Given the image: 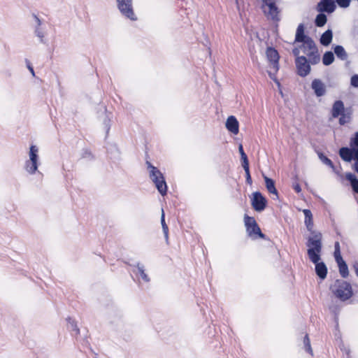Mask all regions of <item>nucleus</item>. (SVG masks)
I'll return each instance as SVG.
<instances>
[{
  "mask_svg": "<svg viewBox=\"0 0 358 358\" xmlns=\"http://www.w3.org/2000/svg\"><path fill=\"white\" fill-rule=\"evenodd\" d=\"M322 234L319 231H312L308 238L306 246L308 247L307 254L312 262H317L321 259L322 248Z\"/></svg>",
  "mask_w": 358,
  "mask_h": 358,
  "instance_id": "f257e3e1",
  "label": "nucleus"
},
{
  "mask_svg": "<svg viewBox=\"0 0 358 358\" xmlns=\"http://www.w3.org/2000/svg\"><path fill=\"white\" fill-rule=\"evenodd\" d=\"M39 148L36 145H31L28 152V159L24 162V169L29 175L38 173V166L41 165Z\"/></svg>",
  "mask_w": 358,
  "mask_h": 358,
  "instance_id": "f03ea898",
  "label": "nucleus"
},
{
  "mask_svg": "<svg viewBox=\"0 0 358 358\" xmlns=\"http://www.w3.org/2000/svg\"><path fill=\"white\" fill-rule=\"evenodd\" d=\"M146 165L149 173V178L155 184L160 194L164 196L167 192V185L164 175L159 169L153 166L150 162L147 161Z\"/></svg>",
  "mask_w": 358,
  "mask_h": 358,
  "instance_id": "7ed1b4c3",
  "label": "nucleus"
},
{
  "mask_svg": "<svg viewBox=\"0 0 358 358\" xmlns=\"http://www.w3.org/2000/svg\"><path fill=\"white\" fill-rule=\"evenodd\" d=\"M334 294L341 301H345L352 296L351 285L343 280H336L331 286Z\"/></svg>",
  "mask_w": 358,
  "mask_h": 358,
  "instance_id": "20e7f679",
  "label": "nucleus"
},
{
  "mask_svg": "<svg viewBox=\"0 0 358 358\" xmlns=\"http://www.w3.org/2000/svg\"><path fill=\"white\" fill-rule=\"evenodd\" d=\"M117 8L122 16L130 21L138 20V17L134 10L133 0H116Z\"/></svg>",
  "mask_w": 358,
  "mask_h": 358,
  "instance_id": "39448f33",
  "label": "nucleus"
},
{
  "mask_svg": "<svg viewBox=\"0 0 358 358\" xmlns=\"http://www.w3.org/2000/svg\"><path fill=\"white\" fill-rule=\"evenodd\" d=\"M267 59L269 62V69L267 71L269 77L275 80V74L279 69V55L273 48H268L266 51Z\"/></svg>",
  "mask_w": 358,
  "mask_h": 358,
  "instance_id": "423d86ee",
  "label": "nucleus"
},
{
  "mask_svg": "<svg viewBox=\"0 0 358 358\" xmlns=\"http://www.w3.org/2000/svg\"><path fill=\"white\" fill-rule=\"evenodd\" d=\"M244 223L249 236L253 238H255L257 236L262 238H264V234L262 233L254 217L245 215Z\"/></svg>",
  "mask_w": 358,
  "mask_h": 358,
  "instance_id": "0eeeda50",
  "label": "nucleus"
},
{
  "mask_svg": "<svg viewBox=\"0 0 358 358\" xmlns=\"http://www.w3.org/2000/svg\"><path fill=\"white\" fill-rule=\"evenodd\" d=\"M266 203L267 201L261 192H255L252 194L251 204L256 211H263L266 206Z\"/></svg>",
  "mask_w": 358,
  "mask_h": 358,
  "instance_id": "6e6552de",
  "label": "nucleus"
},
{
  "mask_svg": "<svg viewBox=\"0 0 358 358\" xmlns=\"http://www.w3.org/2000/svg\"><path fill=\"white\" fill-rule=\"evenodd\" d=\"M296 66L298 74L301 77L306 76L310 71V64L304 56H298L296 57Z\"/></svg>",
  "mask_w": 358,
  "mask_h": 358,
  "instance_id": "1a4fd4ad",
  "label": "nucleus"
},
{
  "mask_svg": "<svg viewBox=\"0 0 358 358\" xmlns=\"http://www.w3.org/2000/svg\"><path fill=\"white\" fill-rule=\"evenodd\" d=\"M336 8L334 1L331 0H321L317 6V11L320 13H333Z\"/></svg>",
  "mask_w": 358,
  "mask_h": 358,
  "instance_id": "9d476101",
  "label": "nucleus"
},
{
  "mask_svg": "<svg viewBox=\"0 0 358 358\" xmlns=\"http://www.w3.org/2000/svg\"><path fill=\"white\" fill-rule=\"evenodd\" d=\"M311 88L317 97L324 96L327 92L325 84L321 80L317 78H315L312 81Z\"/></svg>",
  "mask_w": 358,
  "mask_h": 358,
  "instance_id": "9b49d317",
  "label": "nucleus"
},
{
  "mask_svg": "<svg viewBox=\"0 0 358 358\" xmlns=\"http://www.w3.org/2000/svg\"><path fill=\"white\" fill-rule=\"evenodd\" d=\"M303 45H301L302 51L304 54L308 56H310L317 52V48L314 41L310 38H308L306 41H304Z\"/></svg>",
  "mask_w": 358,
  "mask_h": 358,
  "instance_id": "f8f14e48",
  "label": "nucleus"
},
{
  "mask_svg": "<svg viewBox=\"0 0 358 358\" xmlns=\"http://www.w3.org/2000/svg\"><path fill=\"white\" fill-rule=\"evenodd\" d=\"M264 12L268 18L273 20L278 21V8L275 6V4H270L268 6L264 7Z\"/></svg>",
  "mask_w": 358,
  "mask_h": 358,
  "instance_id": "ddd939ff",
  "label": "nucleus"
},
{
  "mask_svg": "<svg viewBox=\"0 0 358 358\" xmlns=\"http://www.w3.org/2000/svg\"><path fill=\"white\" fill-rule=\"evenodd\" d=\"M225 126L228 131H229L234 134H237L239 131L238 122L236 120V118L233 115L229 116L227 119Z\"/></svg>",
  "mask_w": 358,
  "mask_h": 358,
  "instance_id": "4468645a",
  "label": "nucleus"
},
{
  "mask_svg": "<svg viewBox=\"0 0 358 358\" xmlns=\"http://www.w3.org/2000/svg\"><path fill=\"white\" fill-rule=\"evenodd\" d=\"M354 148L353 147H343L339 150L340 157L345 162H350L354 159Z\"/></svg>",
  "mask_w": 358,
  "mask_h": 358,
  "instance_id": "2eb2a0df",
  "label": "nucleus"
},
{
  "mask_svg": "<svg viewBox=\"0 0 358 358\" xmlns=\"http://www.w3.org/2000/svg\"><path fill=\"white\" fill-rule=\"evenodd\" d=\"M313 263L315 265L316 274L320 279L324 280L327 277V267L326 264L324 262L320 261Z\"/></svg>",
  "mask_w": 358,
  "mask_h": 358,
  "instance_id": "dca6fc26",
  "label": "nucleus"
},
{
  "mask_svg": "<svg viewBox=\"0 0 358 358\" xmlns=\"http://www.w3.org/2000/svg\"><path fill=\"white\" fill-rule=\"evenodd\" d=\"M345 110L343 102L340 100L336 101L332 107L331 115L333 117L336 118Z\"/></svg>",
  "mask_w": 358,
  "mask_h": 358,
  "instance_id": "f3484780",
  "label": "nucleus"
},
{
  "mask_svg": "<svg viewBox=\"0 0 358 358\" xmlns=\"http://www.w3.org/2000/svg\"><path fill=\"white\" fill-rule=\"evenodd\" d=\"M264 179L265 185H266V187L268 192L270 194H273L275 196V198H273L274 199H278V191L275 186L274 180L266 176H264Z\"/></svg>",
  "mask_w": 358,
  "mask_h": 358,
  "instance_id": "a211bd4d",
  "label": "nucleus"
},
{
  "mask_svg": "<svg viewBox=\"0 0 358 358\" xmlns=\"http://www.w3.org/2000/svg\"><path fill=\"white\" fill-rule=\"evenodd\" d=\"M303 213L305 216L304 223L308 231L312 233V231H315L313 230V214L311 211L308 209H303Z\"/></svg>",
  "mask_w": 358,
  "mask_h": 358,
  "instance_id": "6ab92c4d",
  "label": "nucleus"
},
{
  "mask_svg": "<svg viewBox=\"0 0 358 358\" xmlns=\"http://www.w3.org/2000/svg\"><path fill=\"white\" fill-rule=\"evenodd\" d=\"M333 38V33L331 29H327L326 31H324L320 38V43L322 45L324 46L329 45Z\"/></svg>",
  "mask_w": 358,
  "mask_h": 358,
  "instance_id": "aec40b11",
  "label": "nucleus"
},
{
  "mask_svg": "<svg viewBox=\"0 0 358 358\" xmlns=\"http://www.w3.org/2000/svg\"><path fill=\"white\" fill-rule=\"evenodd\" d=\"M308 36L304 34V26L303 24H300L296 29L295 41L296 42H303L308 39Z\"/></svg>",
  "mask_w": 358,
  "mask_h": 358,
  "instance_id": "412c9836",
  "label": "nucleus"
},
{
  "mask_svg": "<svg viewBox=\"0 0 358 358\" xmlns=\"http://www.w3.org/2000/svg\"><path fill=\"white\" fill-rule=\"evenodd\" d=\"M345 178L350 181L353 191L358 194V179L356 176L352 173H348L345 175Z\"/></svg>",
  "mask_w": 358,
  "mask_h": 358,
  "instance_id": "4be33fe9",
  "label": "nucleus"
},
{
  "mask_svg": "<svg viewBox=\"0 0 358 358\" xmlns=\"http://www.w3.org/2000/svg\"><path fill=\"white\" fill-rule=\"evenodd\" d=\"M334 51L335 55L340 59L344 61L348 59V53L342 45H336L334 48Z\"/></svg>",
  "mask_w": 358,
  "mask_h": 358,
  "instance_id": "5701e85b",
  "label": "nucleus"
},
{
  "mask_svg": "<svg viewBox=\"0 0 358 358\" xmlns=\"http://www.w3.org/2000/svg\"><path fill=\"white\" fill-rule=\"evenodd\" d=\"M136 274H138L141 278L145 282H150V278L145 273V266L138 263L136 266Z\"/></svg>",
  "mask_w": 358,
  "mask_h": 358,
  "instance_id": "b1692460",
  "label": "nucleus"
},
{
  "mask_svg": "<svg viewBox=\"0 0 358 358\" xmlns=\"http://www.w3.org/2000/svg\"><path fill=\"white\" fill-rule=\"evenodd\" d=\"M339 268L340 274L343 278H346L348 274V268L345 262L343 259L341 261L336 262Z\"/></svg>",
  "mask_w": 358,
  "mask_h": 358,
  "instance_id": "393cba45",
  "label": "nucleus"
},
{
  "mask_svg": "<svg viewBox=\"0 0 358 358\" xmlns=\"http://www.w3.org/2000/svg\"><path fill=\"white\" fill-rule=\"evenodd\" d=\"M334 61V55L331 51L326 52L322 57V62L325 66H329Z\"/></svg>",
  "mask_w": 358,
  "mask_h": 358,
  "instance_id": "a878e982",
  "label": "nucleus"
},
{
  "mask_svg": "<svg viewBox=\"0 0 358 358\" xmlns=\"http://www.w3.org/2000/svg\"><path fill=\"white\" fill-rule=\"evenodd\" d=\"M351 115L352 113L349 110H346L345 112H343L341 115V117L339 118V124L341 125H344L346 123H348L350 122L351 120Z\"/></svg>",
  "mask_w": 358,
  "mask_h": 358,
  "instance_id": "bb28decb",
  "label": "nucleus"
},
{
  "mask_svg": "<svg viewBox=\"0 0 358 358\" xmlns=\"http://www.w3.org/2000/svg\"><path fill=\"white\" fill-rule=\"evenodd\" d=\"M36 23L38 26L41 24V20L36 17L34 16ZM36 36L40 39V41L44 43L43 38L45 36L44 31L40 27H37L35 29Z\"/></svg>",
  "mask_w": 358,
  "mask_h": 358,
  "instance_id": "cd10ccee",
  "label": "nucleus"
},
{
  "mask_svg": "<svg viewBox=\"0 0 358 358\" xmlns=\"http://www.w3.org/2000/svg\"><path fill=\"white\" fill-rule=\"evenodd\" d=\"M319 159L322 161V162L327 166H329L330 168L332 169V170L336 173V168L334 165L333 164L331 160L327 157L325 155H324L322 152H317Z\"/></svg>",
  "mask_w": 358,
  "mask_h": 358,
  "instance_id": "c85d7f7f",
  "label": "nucleus"
},
{
  "mask_svg": "<svg viewBox=\"0 0 358 358\" xmlns=\"http://www.w3.org/2000/svg\"><path fill=\"white\" fill-rule=\"evenodd\" d=\"M327 21V18L325 14L321 13L316 16L315 23L317 27H323Z\"/></svg>",
  "mask_w": 358,
  "mask_h": 358,
  "instance_id": "c756f323",
  "label": "nucleus"
},
{
  "mask_svg": "<svg viewBox=\"0 0 358 358\" xmlns=\"http://www.w3.org/2000/svg\"><path fill=\"white\" fill-rule=\"evenodd\" d=\"M161 224H162L163 232L164 234V237L166 238V241H167L168 238H169V228H168L167 224L165 222V215H164V212L163 209L162 210Z\"/></svg>",
  "mask_w": 358,
  "mask_h": 358,
  "instance_id": "7c9ffc66",
  "label": "nucleus"
},
{
  "mask_svg": "<svg viewBox=\"0 0 358 358\" xmlns=\"http://www.w3.org/2000/svg\"><path fill=\"white\" fill-rule=\"evenodd\" d=\"M303 345L305 350L308 352L311 356L313 355V352L310 345V341L308 334H306L303 338Z\"/></svg>",
  "mask_w": 358,
  "mask_h": 358,
  "instance_id": "2f4dec72",
  "label": "nucleus"
},
{
  "mask_svg": "<svg viewBox=\"0 0 358 358\" xmlns=\"http://www.w3.org/2000/svg\"><path fill=\"white\" fill-rule=\"evenodd\" d=\"M68 322V328L71 331H74L76 335L79 334L80 330L77 326L76 322L71 318H69L67 320Z\"/></svg>",
  "mask_w": 358,
  "mask_h": 358,
  "instance_id": "473e14b6",
  "label": "nucleus"
},
{
  "mask_svg": "<svg viewBox=\"0 0 358 358\" xmlns=\"http://www.w3.org/2000/svg\"><path fill=\"white\" fill-rule=\"evenodd\" d=\"M334 255V258H335L336 262L343 260V258L341 255L340 244L338 242L335 243Z\"/></svg>",
  "mask_w": 358,
  "mask_h": 358,
  "instance_id": "72a5a7b5",
  "label": "nucleus"
},
{
  "mask_svg": "<svg viewBox=\"0 0 358 358\" xmlns=\"http://www.w3.org/2000/svg\"><path fill=\"white\" fill-rule=\"evenodd\" d=\"M350 146L353 148H358V131L356 132L354 136L350 138Z\"/></svg>",
  "mask_w": 358,
  "mask_h": 358,
  "instance_id": "f704fd0d",
  "label": "nucleus"
},
{
  "mask_svg": "<svg viewBox=\"0 0 358 358\" xmlns=\"http://www.w3.org/2000/svg\"><path fill=\"white\" fill-rule=\"evenodd\" d=\"M354 159L355 162L353 165V169L355 171H358V148H354Z\"/></svg>",
  "mask_w": 358,
  "mask_h": 358,
  "instance_id": "c9c22d12",
  "label": "nucleus"
},
{
  "mask_svg": "<svg viewBox=\"0 0 358 358\" xmlns=\"http://www.w3.org/2000/svg\"><path fill=\"white\" fill-rule=\"evenodd\" d=\"M336 2L341 8H348L351 2V0H336Z\"/></svg>",
  "mask_w": 358,
  "mask_h": 358,
  "instance_id": "e433bc0d",
  "label": "nucleus"
},
{
  "mask_svg": "<svg viewBox=\"0 0 358 358\" xmlns=\"http://www.w3.org/2000/svg\"><path fill=\"white\" fill-rule=\"evenodd\" d=\"M350 84L354 87H358V75H354L351 77Z\"/></svg>",
  "mask_w": 358,
  "mask_h": 358,
  "instance_id": "4c0bfd02",
  "label": "nucleus"
},
{
  "mask_svg": "<svg viewBox=\"0 0 358 358\" xmlns=\"http://www.w3.org/2000/svg\"><path fill=\"white\" fill-rule=\"evenodd\" d=\"M245 172L246 182L248 184L251 185L252 181L250 171H245Z\"/></svg>",
  "mask_w": 358,
  "mask_h": 358,
  "instance_id": "58836bf2",
  "label": "nucleus"
},
{
  "mask_svg": "<svg viewBox=\"0 0 358 358\" xmlns=\"http://www.w3.org/2000/svg\"><path fill=\"white\" fill-rule=\"evenodd\" d=\"M242 166L245 171H250L248 160L242 162Z\"/></svg>",
  "mask_w": 358,
  "mask_h": 358,
  "instance_id": "ea45409f",
  "label": "nucleus"
},
{
  "mask_svg": "<svg viewBox=\"0 0 358 358\" xmlns=\"http://www.w3.org/2000/svg\"><path fill=\"white\" fill-rule=\"evenodd\" d=\"M310 57H313L312 64H317L320 59L319 55H317L313 54V55H310Z\"/></svg>",
  "mask_w": 358,
  "mask_h": 358,
  "instance_id": "a19ab883",
  "label": "nucleus"
},
{
  "mask_svg": "<svg viewBox=\"0 0 358 358\" xmlns=\"http://www.w3.org/2000/svg\"><path fill=\"white\" fill-rule=\"evenodd\" d=\"M92 154L91 152L87 150H85L83 151V157L84 158H90L91 157Z\"/></svg>",
  "mask_w": 358,
  "mask_h": 358,
  "instance_id": "79ce46f5",
  "label": "nucleus"
},
{
  "mask_svg": "<svg viewBox=\"0 0 358 358\" xmlns=\"http://www.w3.org/2000/svg\"><path fill=\"white\" fill-rule=\"evenodd\" d=\"M293 188H294V189L297 193H299V192H301V187H300L299 184H298V183L294 184V185H293Z\"/></svg>",
  "mask_w": 358,
  "mask_h": 358,
  "instance_id": "37998d69",
  "label": "nucleus"
},
{
  "mask_svg": "<svg viewBox=\"0 0 358 358\" xmlns=\"http://www.w3.org/2000/svg\"><path fill=\"white\" fill-rule=\"evenodd\" d=\"M275 3L271 2V0H263V8L269 6L270 4H274Z\"/></svg>",
  "mask_w": 358,
  "mask_h": 358,
  "instance_id": "c03bdc74",
  "label": "nucleus"
},
{
  "mask_svg": "<svg viewBox=\"0 0 358 358\" xmlns=\"http://www.w3.org/2000/svg\"><path fill=\"white\" fill-rule=\"evenodd\" d=\"M104 124H106V132L108 133L109 129H110V120L109 119H106L104 120Z\"/></svg>",
  "mask_w": 358,
  "mask_h": 358,
  "instance_id": "a18cd8bd",
  "label": "nucleus"
},
{
  "mask_svg": "<svg viewBox=\"0 0 358 358\" xmlns=\"http://www.w3.org/2000/svg\"><path fill=\"white\" fill-rule=\"evenodd\" d=\"M241 162L248 160V157L245 152H243L242 154H241Z\"/></svg>",
  "mask_w": 358,
  "mask_h": 358,
  "instance_id": "49530a36",
  "label": "nucleus"
},
{
  "mask_svg": "<svg viewBox=\"0 0 358 358\" xmlns=\"http://www.w3.org/2000/svg\"><path fill=\"white\" fill-rule=\"evenodd\" d=\"M241 162L248 160V157L245 152H243L242 154H241Z\"/></svg>",
  "mask_w": 358,
  "mask_h": 358,
  "instance_id": "de8ad7c7",
  "label": "nucleus"
},
{
  "mask_svg": "<svg viewBox=\"0 0 358 358\" xmlns=\"http://www.w3.org/2000/svg\"><path fill=\"white\" fill-rule=\"evenodd\" d=\"M353 268H354L356 275L358 277V263L357 262L354 264Z\"/></svg>",
  "mask_w": 358,
  "mask_h": 358,
  "instance_id": "09e8293b",
  "label": "nucleus"
},
{
  "mask_svg": "<svg viewBox=\"0 0 358 358\" xmlns=\"http://www.w3.org/2000/svg\"><path fill=\"white\" fill-rule=\"evenodd\" d=\"M238 151L240 152V155L242 154L243 152H245L243 150V145L241 144H240L238 146Z\"/></svg>",
  "mask_w": 358,
  "mask_h": 358,
  "instance_id": "8fccbe9b",
  "label": "nucleus"
},
{
  "mask_svg": "<svg viewBox=\"0 0 358 358\" xmlns=\"http://www.w3.org/2000/svg\"><path fill=\"white\" fill-rule=\"evenodd\" d=\"M293 53L294 55L298 56V55L299 54V50L297 48L294 49Z\"/></svg>",
  "mask_w": 358,
  "mask_h": 358,
  "instance_id": "3c124183",
  "label": "nucleus"
},
{
  "mask_svg": "<svg viewBox=\"0 0 358 358\" xmlns=\"http://www.w3.org/2000/svg\"><path fill=\"white\" fill-rule=\"evenodd\" d=\"M28 68H29L30 72L32 73V75H34V69L31 66H29Z\"/></svg>",
  "mask_w": 358,
  "mask_h": 358,
  "instance_id": "603ef678",
  "label": "nucleus"
},
{
  "mask_svg": "<svg viewBox=\"0 0 358 358\" xmlns=\"http://www.w3.org/2000/svg\"><path fill=\"white\" fill-rule=\"evenodd\" d=\"M357 1H358V0H357Z\"/></svg>",
  "mask_w": 358,
  "mask_h": 358,
  "instance_id": "864d4df0",
  "label": "nucleus"
}]
</instances>
